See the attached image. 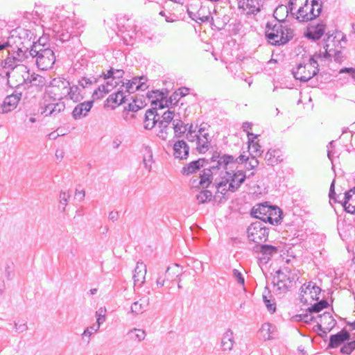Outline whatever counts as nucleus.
Wrapping results in <instances>:
<instances>
[{
    "mask_svg": "<svg viewBox=\"0 0 355 355\" xmlns=\"http://www.w3.org/2000/svg\"><path fill=\"white\" fill-rule=\"evenodd\" d=\"M236 163L230 155H223L217 161H212L209 168H205L200 175L198 183L202 188L207 187L214 179L217 191L223 195L226 192L236 191L245 181L246 175L241 171H237Z\"/></svg>",
    "mask_w": 355,
    "mask_h": 355,
    "instance_id": "nucleus-1",
    "label": "nucleus"
},
{
    "mask_svg": "<svg viewBox=\"0 0 355 355\" xmlns=\"http://www.w3.org/2000/svg\"><path fill=\"white\" fill-rule=\"evenodd\" d=\"M171 128L173 129L175 137H180L187 132V139L195 144L196 148L200 153H205L209 150L211 137L206 124H201L200 126L193 124L184 125L180 114L174 121Z\"/></svg>",
    "mask_w": 355,
    "mask_h": 355,
    "instance_id": "nucleus-2",
    "label": "nucleus"
},
{
    "mask_svg": "<svg viewBox=\"0 0 355 355\" xmlns=\"http://www.w3.org/2000/svg\"><path fill=\"white\" fill-rule=\"evenodd\" d=\"M21 39L18 36L11 35L6 41L0 43V51L6 50L7 58L2 61L1 66L6 69V76L9 78L12 74L15 76L26 72V66L21 64L24 57V52L21 49Z\"/></svg>",
    "mask_w": 355,
    "mask_h": 355,
    "instance_id": "nucleus-3",
    "label": "nucleus"
},
{
    "mask_svg": "<svg viewBox=\"0 0 355 355\" xmlns=\"http://www.w3.org/2000/svg\"><path fill=\"white\" fill-rule=\"evenodd\" d=\"M297 21L304 22L315 19L321 12L322 4L318 0H290L288 7L281 6Z\"/></svg>",
    "mask_w": 355,
    "mask_h": 355,
    "instance_id": "nucleus-4",
    "label": "nucleus"
},
{
    "mask_svg": "<svg viewBox=\"0 0 355 355\" xmlns=\"http://www.w3.org/2000/svg\"><path fill=\"white\" fill-rule=\"evenodd\" d=\"M265 33L268 42L275 45L284 44L293 37L291 29L284 27L282 22L277 19L267 23Z\"/></svg>",
    "mask_w": 355,
    "mask_h": 355,
    "instance_id": "nucleus-5",
    "label": "nucleus"
},
{
    "mask_svg": "<svg viewBox=\"0 0 355 355\" xmlns=\"http://www.w3.org/2000/svg\"><path fill=\"white\" fill-rule=\"evenodd\" d=\"M30 54L33 58H35L36 64L41 70L51 69L55 61L53 50L49 48L44 49L40 43L33 45Z\"/></svg>",
    "mask_w": 355,
    "mask_h": 355,
    "instance_id": "nucleus-6",
    "label": "nucleus"
},
{
    "mask_svg": "<svg viewBox=\"0 0 355 355\" xmlns=\"http://www.w3.org/2000/svg\"><path fill=\"white\" fill-rule=\"evenodd\" d=\"M319 59H322V54L315 53L306 64H299L296 69L293 70L295 79L306 82L318 72L320 65Z\"/></svg>",
    "mask_w": 355,
    "mask_h": 355,
    "instance_id": "nucleus-7",
    "label": "nucleus"
},
{
    "mask_svg": "<svg viewBox=\"0 0 355 355\" xmlns=\"http://www.w3.org/2000/svg\"><path fill=\"white\" fill-rule=\"evenodd\" d=\"M52 87H62L61 94H58V98H67L75 103L80 102L84 98V91L79 86L73 85L60 78H54L51 82Z\"/></svg>",
    "mask_w": 355,
    "mask_h": 355,
    "instance_id": "nucleus-8",
    "label": "nucleus"
},
{
    "mask_svg": "<svg viewBox=\"0 0 355 355\" xmlns=\"http://www.w3.org/2000/svg\"><path fill=\"white\" fill-rule=\"evenodd\" d=\"M336 36L333 35H326V38L324 39L323 50H320L318 54H322V59H319L320 63L325 62L326 60H331L334 58V61L336 62H340L343 60L342 53L336 49Z\"/></svg>",
    "mask_w": 355,
    "mask_h": 355,
    "instance_id": "nucleus-9",
    "label": "nucleus"
},
{
    "mask_svg": "<svg viewBox=\"0 0 355 355\" xmlns=\"http://www.w3.org/2000/svg\"><path fill=\"white\" fill-rule=\"evenodd\" d=\"M247 236L250 241L256 243L265 242L268 237V230L261 221L252 223L247 230Z\"/></svg>",
    "mask_w": 355,
    "mask_h": 355,
    "instance_id": "nucleus-10",
    "label": "nucleus"
},
{
    "mask_svg": "<svg viewBox=\"0 0 355 355\" xmlns=\"http://www.w3.org/2000/svg\"><path fill=\"white\" fill-rule=\"evenodd\" d=\"M321 289L314 283L309 282L304 284L300 288L301 301L308 303L309 301L318 300Z\"/></svg>",
    "mask_w": 355,
    "mask_h": 355,
    "instance_id": "nucleus-11",
    "label": "nucleus"
},
{
    "mask_svg": "<svg viewBox=\"0 0 355 355\" xmlns=\"http://www.w3.org/2000/svg\"><path fill=\"white\" fill-rule=\"evenodd\" d=\"M238 3L246 15H256L263 9L265 0H239Z\"/></svg>",
    "mask_w": 355,
    "mask_h": 355,
    "instance_id": "nucleus-12",
    "label": "nucleus"
},
{
    "mask_svg": "<svg viewBox=\"0 0 355 355\" xmlns=\"http://www.w3.org/2000/svg\"><path fill=\"white\" fill-rule=\"evenodd\" d=\"M146 98L150 101L151 105L156 108L157 107L159 109H162L165 107H168V104H172L171 101H169L166 99L164 93L159 90L148 92Z\"/></svg>",
    "mask_w": 355,
    "mask_h": 355,
    "instance_id": "nucleus-13",
    "label": "nucleus"
},
{
    "mask_svg": "<svg viewBox=\"0 0 355 355\" xmlns=\"http://www.w3.org/2000/svg\"><path fill=\"white\" fill-rule=\"evenodd\" d=\"M146 78L144 76L135 77L127 83H123L121 87L125 89V92L130 94L135 91H145L148 87Z\"/></svg>",
    "mask_w": 355,
    "mask_h": 355,
    "instance_id": "nucleus-14",
    "label": "nucleus"
},
{
    "mask_svg": "<svg viewBox=\"0 0 355 355\" xmlns=\"http://www.w3.org/2000/svg\"><path fill=\"white\" fill-rule=\"evenodd\" d=\"M258 249V259L261 264H266L278 252L277 248L271 245H261Z\"/></svg>",
    "mask_w": 355,
    "mask_h": 355,
    "instance_id": "nucleus-15",
    "label": "nucleus"
},
{
    "mask_svg": "<svg viewBox=\"0 0 355 355\" xmlns=\"http://www.w3.org/2000/svg\"><path fill=\"white\" fill-rule=\"evenodd\" d=\"M317 323L320 330L324 333L329 331L335 326L336 322L332 315L327 312H324L322 315H319L317 318Z\"/></svg>",
    "mask_w": 355,
    "mask_h": 355,
    "instance_id": "nucleus-16",
    "label": "nucleus"
},
{
    "mask_svg": "<svg viewBox=\"0 0 355 355\" xmlns=\"http://www.w3.org/2000/svg\"><path fill=\"white\" fill-rule=\"evenodd\" d=\"M92 106V101H87L78 103L72 111V117L75 120H78L87 116Z\"/></svg>",
    "mask_w": 355,
    "mask_h": 355,
    "instance_id": "nucleus-17",
    "label": "nucleus"
},
{
    "mask_svg": "<svg viewBox=\"0 0 355 355\" xmlns=\"http://www.w3.org/2000/svg\"><path fill=\"white\" fill-rule=\"evenodd\" d=\"M21 75L23 83L26 84L30 83L36 87H42L45 85L44 78L34 73L31 74L28 67H26V72L22 73Z\"/></svg>",
    "mask_w": 355,
    "mask_h": 355,
    "instance_id": "nucleus-18",
    "label": "nucleus"
},
{
    "mask_svg": "<svg viewBox=\"0 0 355 355\" xmlns=\"http://www.w3.org/2000/svg\"><path fill=\"white\" fill-rule=\"evenodd\" d=\"M113 69H111L107 71V73L104 74L105 79L106 80V83L105 85H101L98 87V91L100 92L107 94L111 92L114 87L119 85L121 84L118 82L112 76L113 74Z\"/></svg>",
    "mask_w": 355,
    "mask_h": 355,
    "instance_id": "nucleus-19",
    "label": "nucleus"
},
{
    "mask_svg": "<svg viewBox=\"0 0 355 355\" xmlns=\"http://www.w3.org/2000/svg\"><path fill=\"white\" fill-rule=\"evenodd\" d=\"M189 150V147L184 140H178L173 144V156L176 159H187Z\"/></svg>",
    "mask_w": 355,
    "mask_h": 355,
    "instance_id": "nucleus-20",
    "label": "nucleus"
},
{
    "mask_svg": "<svg viewBox=\"0 0 355 355\" xmlns=\"http://www.w3.org/2000/svg\"><path fill=\"white\" fill-rule=\"evenodd\" d=\"M349 334L347 331L343 329L336 334L331 335L329 338L328 347L329 348H336L341 345L345 341L349 340Z\"/></svg>",
    "mask_w": 355,
    "mask_h": 355,
    "instance_id": "nucleus-21",
    "label": "nucleus"
},
{
    "mask_svg": "<svg viewBox=\"0 0 355 355\" xmlns=\"http://www.w3.org/2000/svg\"><path fill=\"white\" fill-rule=\"evenodd\" d=\"M65 108V105L63 102H56L49 103L44 106L42 112L46 116H55Z\"/></svg>",
    "mask_w": 355,
    "mask_h": 355,
    "instance_id": "nucleus-22",
    "label": "nucleus"
},
{
    "mask_svg": "<svg viewBox=\"0 0 355 355\" xmlns=\"http://www.w3.org/2000/svg\"><path fill=\"white\" fill-rule=\"evenodd\" d=\"M270 205H268L267 202L260 204L254 206L252 209L251 214L254 218L260 219L262 223H266V218L269 212Z\"/></svg>",
    "mask_w": 355,
    "mask_h": 355,
    "instance_id": "nucleus-23",
    "label": "nucleus"
},
{
    "mask_svg": "<svg viewBox=\"0 0 355 355\" xmlns=\"http://www.w3.org/2000/svg\"><path fill=\"white\" fill-rule=\"evenodd\" d=\"M146 266L143 262L138 261L133 274L135 285L141 286L145 282Z\"/></svg>",
    "mask_w": 355,
    "mask_h": 355,
    "instance_id": "nucleus-24",
    "label": "nucleus"
},
{
    "mask_svg": "<svg viewBox=\"0 0 355 355\" xmlns=\"http://www.w3.org/2000/svg\"><path fill=\"white\" fill-rule=\"evenodd\" d=\"M159 114L157 113L156 107H153L146 111L144 119V128L147 130H151L159 123Z\"/></svg>",
    "mask_w": 355,
    "mask_h": 355,
    "instance_id": "nucleus-25",
    "label": "nucleus"
},
{
    "mask_svg": "<svg viewBox=\"0 0 355 355\" xmlns=\"http://www.w3.org/2000/svg\"><path fill=\"white\" fill-rule=\"evenodd\" d=\"M20 97L17 94L8 96L3 101L0 109L3 113L9 112L15 109L19 103Z\"/></svg>",
    "mask_w": 355,
    "mask_h": 355,
    "instance_id": "nucleus-26",
    "label": "nucleus"
},
{
    "mask_svg": "<svg viewBox=\"0 0 355 355\" xmlns=\"http://www.w3.org/2000/svg\"><path fill=\"white\" fill-rule=\"evenodd\" d=\"M149 305V299L146 297H141L135 301L130 307V312L134 315H137L146 311Z\"/></svg>",
    "mask_w": 355,
    "mask_h": 355,
    "instance_id": "nucleus-27",
    "label": "nucleus"
},
{
    "mask_svg": "<svg viewBox=\"0 0 355 355\" xmlns=\"http://www.w3.org/2000/svg\"><path fill=\"white\" fill-rule=\"evenodd\" d=\"M343 205L347 212L351 214L355 212V187L345 192Z\"/></svg>",
    "mask_w": 355,
    "mask_h": 355,
    "instance_id": "nucleus-28",
    "label": "nucleus"
},
{
    "mask_svg": "<svg viewBox=\"0 0 355 355\" xmlns=\"http://www.w3.org/2000/svg\"><path fill=\"white\" fill-rule=\"evenodd\" d=\"M257 137V135H254L252 132H248V148L252 156H259L263 152L260 144L258 143V141H255V139Z\"/></svg>",
    "mask_w": 355,
    "mask_h": 355,
    "instance_id": "nucleus-29",
    "label": "nucleus"
},
{
    "mask_svg": "<svg viewBox=\"0 0 355 355\" xmlns=\"http://www.w3.org/2000/svg\"><path fill=\"white\" fill-rule=\"evenodd\" d=\"M265 160L268 165L275 166L282 160V153L279 149H270L265 155Z\"/></svg>",
    "mask_w": 355,
    "mask_h": 355,
    "instance_id": "nucleus-30",
    "label": "nucleus"
},
{
    "mask_svg": "<svg viewBox=\"0 0 355 355\" xmlns=\"http://www.w3.org/2000/svg\"><path fill=\"white\" fill-rule=\"evenodd\" d=\"M257 156H252V157L250 159L248 157H246L244 155H241L236 159V160L234 159V162L236 163V171H239L238 164L243 163L244 162H245V168L248 170H252L257 167V166L259 165V161L255 158ZM241 171L244 172L243 170ZM244 175H245V174Z\"/></svg>",
    "mask_w": 355,
    "mask_h": 355,
    "instance_id": "nucleus-31",
    "label": "nucleus"
},
{
    "mask_svg": "<svg viewBox=\"0 0 355 355\" xmlns=\"http://www.w3.org/2000/svg\"><path fill=\"white\" fill-rule=\"evenodd\" d=\"M325 31V25L318 24L316 26H312L308 28L306 36L311 40H319L324 34Z\"/></svg>",
    "mask_w": 355,
    "mask_h": 355,
    "instance_id": "nucleus-32",
    "label": "nucleus"
},
{
    "mask_svg": "<svg viewBox=\"0 0 355 355\" xmlns=\"http://www.w3.org/2000/svg\"><path fill=\"white\" fill-rule=\"evenodd\" d=\"M234 344V334L232 330H227L223 335L221 339V347L224 352L230 351L232 349Z\"/></svg>",
    "mask_w": 355,
    "mask_h": 355,
    "instance_id": "nucleus-33",
    "label": "nucleus"
},
{
    "mask_svg": "<svg viewBox=\"0 0 355 355\" xmlns=\"http://www.w3.org/2000/svg\"><path fill=\"white\" fill-rule=\"evenodd\" d=\"M180 112H175V107H170L168 110L164 112L162 115V119H159V123H163L164 125H169L170 123L172 125L174 121L179 117Z\"/></svg>",
    "mask_w": 355,
    "mask_h": 355,
    "instance_id": "nucleus-34",
    "label": "nucleus"
},
{
    "mask_svg": "<svg viewBox=\"0 0 355 355\" xmlns=\"http://www.w3.org/2000/svg\"><path fill=\"white\" fill-rule=\"evenodd\" d=\"M269 212L268 214V216L266 218V223H268L271 225H277L282 220V211L279 208L275 206H270L269 209Z\"/></svg>",
    "mask_w": 355,
    "mask_h": 355,
    "instance_id": "nucleus-35",
    "label": "nucleus"
},
{
    "mask_svg": "<svg viewBox=\"0 0 355 355\" xmlns=\"http://www.w3.org/2000/svg\"><path fill=\"white\" fill-rule=\"evenodd\" d=\"M275 327L270 323H264L260 332L264 340H270L274 338Z\"/></svg>",
    "mask_w": 355,
    "mask_h": 355,
    "instance_id": "nucleus-36",
    "label": "nucleus"
},
{
    "mask_svg": "<svg viewBox=\"0 0 355 355\" xmlns=\"http://www.w3.org/2000/svg\"><path fill=\"white\" fill-rule=\"evenodd\" d=\"M204 162L205 160L202 159L191 162L187 166L183 168L184 174L189 175L195 173L197 170L203 166Z\"/></svg>",
    "mask_w": 355,
    "mask_h": 355,
    "instance_id": "nucleus-37",
    "label": "nucleus"
},
{
    "mask_svg": "<svg viewBox=\"0 0 355 355\" xmlns=\"http://www.w3.org/2000/svg\"><path fill=\"white\" fill-rule=\"evenodd\" d=\"M128 336L130 340L140 343L145 339L146 332L142 329L135 328L128 332Z\"/></svg>",
    "mask_w": 355,
    "mask_h": 355,
    "instance_id": "nucleus-38",
    "label": "nucleus"
},
{
    "mask_svg": "<svg viewBox=\"0 0 355 355\" xmlns=\"http://www.w3.org/2000/svg\"><path fill=\"white\" fill-rule=\"evenodd\" d=\"M171 130V127L169 125H164L163 123H159L156 127L157 136L162 140H166Z\"/></svg>",
    "mask_w": 355,
    "mask_h": 355,
    "instance_id": "nucleus-39",
    "label": "nucleus"
},
{
    "mask_svg": "<svg viewBox=\"0 0 355 355\" xmlns=\"http://www.w3.org/2000/svg\"><path fill=\"white\" fill-rule=\"evenodd\" d=\"M126 98L125 91H123V87H120L116 92L110 96V101L116 104L121 105L125 103Z\"/></svg>",
    "mask_w": 355,
    "mask_h": 355,
    "instance_id": "nucleus-40",
    "label": "nucleus"
},
{
    "mask_svg": "<svg viewBox=\"0 0 355 355\" xmlns=\"http://www.w3.org/2000/svg\"><path fill=\"white\" fill-rule=\"evenodd\" d=\"M202 8L200 0H191L187 5V11L189 16L191 18L198 10Z\"/></svg>",
    "mask_w": 355,
    "mask_h": 355,
    "instance_id": "nucleus-41",
    "label": "nucleus"
},
{
    "mask_svg": "<svg viewBox=\"0 0 355 355\" xmlns=\"http://www.w3.org/2000/svg\"><path fill=\"white\" fill-rule=\"evenodd\" d=\"M146 105V103L145 101H143L139 98H136L133 99L132 103H128V107H125V109H128L129 111L136 112Z\"/></svg>",
    "mask_w": 355,
    "mask_h": 355,
    "instance_id": "nucleus-42",
    "label": "nucleus"
},
{
    "mask_svg": "<svg viewBox=\"0 0 355 355\" xmlns=\"http://www.w3.org/2000/svg\"><path fill=\"white\" fill-rule=\"evenodd\" d=\"M180 274V268L178 264H175L172 266L168 267L166 274L165 278L166 280L173 281L175 277H178Z\"/></svg>",
    "mask_w": 355,
    "mask_h": 355,
    "instance_id": "nucleus-43",
    "label": "nucleus"
},
{
    "mask_svg": "<svg viewBox=\"0 0 355 355\" xmlns=\"http://www.w3.org/2000/svg\"><path fill=\"white\" fill-rule=\"evenodd\" d=\"M100 327L98 325H97L96 324H93L92 325H90L89 327H87L83 333L82 334V337L84 339L85 337L87 338V342L89 341L90 340V338L91 336L97 333L99 329H100Z\"/></svg>",
    "mask_w": 355,
    "mask_h": 355,
    "instance_id": "nucleus-44",
    "label": "nucleus"
},
{
    "mask_svg": "<svg viewBox=\"0 0 355 355\" xmlns=\"http://www.w3.org/2000/svg\"><path fill=\"white\" fill-rule=\"evenodd\" d=\"M206 8H200L198 12L194 15L191 19L196 21H200L202 22H205L208 21L209 17L208 15H205Z\"/></svg>",
    "mask_w": 355,
    "mask_h": 355,
    "instance_id": "nucleus-45",
    "label": "nucleus"
},
{
    "mask_svg": "<svg viewBox=\"0 0 355 355\" xmlns=\"http://www.w3.org/2000/svg\"><path fill=\"white\" fill-rule=\"evenodd\" d=\"M328 305V303L326 300H321L319 302H317L312 305L311 307L308 309L309 312L310 313H319L321 310L326 308Z\"/></svg>",
    "mask_w": 355,
    "mask_h": 355,
    "instance_id": "nucleus-46",
    "label": "nucleus"
},
{
    "mask_svg": "<svg viewBox=\"0 0 355 355\" xmlns=\"http://www.w3.org/2000/svg\"><path fill=\"white\" fill-rule=\"evenodd\" d=\"M211 198V192L208 190L202 191L197 195V200L200 203H205L207 201H210Z\"/></svg>",
    "mask_w": 355,
    "mask_h": 355,
    "instance_id": "nucleus-47",
    "label": "nucleus"
},
{
    "mask_svg": "<svg viewBox=\"0 0 355 355\" xmlns=\"http://www.w3.org/2000/svg\"><path fill=\"white\" fill-rule=\"evenodd\" d=\"M71 195L69 191H62L60 193V206H62V211L65 210V207L67 205L68 200L70 198Z\"/></svg>",
    "mask_w": 355,
    "mask_h": 355,
    "instance_id": "nucleus-48",
    "label": "nucleus"
},
{
    "mask_svg": "<svg viewBox=\"0 0 355 355\" xmlns=\"http://www.w3.org/2000/svg\"><path fill=\"white\" fill-rule=\"evenodd\" d=\"M105 309L101 308L96 312V324L101 327V325L105 321Z\"/></svg>",
    "mask_w": 355,
    "mask_h": 355,
    "instance_id": "nucleus-49",
    "label": "nucleus"
},
{
    "mask_svg": "<svg viewBox=\"0 0 355 355\" xmlns=\"http://www.w3.org/2000/svg\"><path fill=\"white\" fill-rule=\"evenodd\" d=\"M355 349V340L348 342L344 345L341 349L340 352L345 354H350L352 351Z\"/></svg>",
    "mask_w": 355,
    "mask_h": 355,
    "instance_id": "nucleus-50",
    "label": "nucleus"
},
{
    "mask_svg": "<svg viewBox=\"0 0 355 355\" xmlns=\"http://www.w3.org/2000/svg\"><path fill=\"white\" fill-rule=\"evenodd\" d=\"M232 276L239 285L244 286L245 279L243 274L237 269L232 270Z\"/></svg>",
    "mask_w": 355,
    "mask_h": 355,
    "instance_id": "nucleus-51",
    "label": "nucleus"
},
{
    "mask_svg": "<svg viewBox=\"0 0 355 355\" xmlns=\"http://www.w3.org/2000/svg\"><path fill=\"white\" fill-rule=\"evenodd\" d=\"M263 300L268 311L270 313H274L276 309L275 304L272 303L270 300L268 299L267 296L264 294L263 295Z\"/></svg>",
    "mask_w": 355,
    "mask_h": 355,
    "instance_id": "nucleus-52",
    "label": "nucleus"
},
{
    "mask_svg": "<svg viewBox=\"0 0 355 355\" xmlns=\"http://www.w3.org/2000/svg\"><path fill=\"white\" fill-rule=\"evenodd\" d=\"M15 331L18 333H23L27 331L28 326L26 322H15Z\"/></svg>",
    "mask_w": 355,
    "mask_h": 355,
    "instance_id": "nucleus-53",
    "label": "nucleus"
},
{
    "mask_svg": "<svg viewBox=\"0 0 355 355\" xmlns=\"http://www.w3.org/2000/svg\"><path fill=\"white\" fill-rule=\"evenodd\" d=\"M339 73H347L354 80H355V68H342L340 70Z\"/></svg>",
    "mask_w": 355,
    "mask_h": 355,
    "instance_id": "nucleus-54",
    "label": "nucleus"
},
{
    "mask_svg": "<svg viewBox=\"0 0 355 355\" xmlns=\"http://www.w3.org/2000/svg\"><path fill=\"white\" fill-rule=\"evenodd\" d=\"M152 159L153 155L151 153H149L147 157H144L143 159L144 167L148 171L151 170Z\"/></svg>",
    "mask_w": 355,
    "mask_h": 355,
    "instance_id": "nucleus-55",
    "label": "nucleus"
},
{
    "mask_svg": "<svg viewBox=\"0 0 355 355\" xmlns=\"http://www.w3.org/2000/svg\"><path fill=\"white\" fill-rule=\"evenodd\" d=\"M298 317L300 318V320L306 323L311 322L314 318L313 316L312 315V313L310 312L304 314H301L298 315Z\"/></svg>",
    "mask_w": 355,
    "mask_h": 355,
    "instance_id": "nucleus-56",
    "label": "nucleus"
},
{
    "mask_svg": "<svg viewBox=\"0 0 355 355\" xmlns=\"http://www.w3.org/2000/svg\"><path fill=\"white\" fill-rule=\"evenodd\" d=\"M113 74H112V76L118 82L123 84V81L121 80V78L123 77V70H114L113 69Z\"/></svg>",
    "mask_w": 355,
    "mask_h": 355,
    "instance_id": "nucleus-57",
    "label": "nucleus"
},
{
    "mask_svg": "<svg viewBox=\"0 0 355 355\" xmlns=\"http://www.w3.org/2000/svg\"><path fill=\"white\" fill-rule=\"evenodd\" d=\"M79 87L84 91L85 88L92 83L89 78H83L78 81Z\"/></svg>",
    "mask_w": 355,
    "mask_h": 355,
    "instance_id": "nucleus-58",
    "label": "nucleus"
},
{
    "mask_svg": "<svg viewBox=\"0 0 355 355\" xmlns=\"http://www.w3.org/2000/svg\"><path fill=\"white\" fill-rule=\"evenodd\" d=\"M329 198L331 200H336V192H335V187H334V180L331 182V184L330 186L329 189Z\"/></svg>",
    "mask_w": 355,
    "mask_h": 355,
    "instance_id": "nucleus-59",
    "label": "nucleus"
},
{
    "mask_svg": "<svg viewBox=\"0 0 355 355\" xmlns=\"http://www.w3.org/2000/svg\"><path fill=\"white\" fill-rule=\"evenodd\" d=\"M75 196L76 198H78L79 200V201H82L85 196V191L84 190H76V193H75Z\"/></svg>",
    "mask_w": 355,
    "mask_h": 355,
    "instance_id": "nucleus-60",
    "label": "nucleus"
},
{
    "mask_svg": "<svg viewBox=\"0 0 355 355\" xmlns=\"http://www.w3.org/2000/svg\"><path fill=\"white\" fill-rule=\"evenodd\" d=\"M252 123H249V122H244L242 125V128H243V130L245 131V132H247V133L248 132V130L249 129H251L252 128Z\"/></svg>",
    "mask_w": 355,
    "mask_h": 355,
    "instance_id": "nucleus-61",
    "label": "nucleus"
},
{
    "mask_svg": "<svg viewBox=\"0 0 355 355\" xmlns=\"http://www.w3.org/2000/svg\"><path fill=\"white\" fill-rule=\"evenodd\" d=\"M277 286L278 289H283V291L286 289V284L284 283L282 279L278 280Z\"/></svg>",
    "mask_w": 355,
    "mask_h": 355,
    "instance_id": "nucleus-62",
    "label": "nucleus"
},
{
    "mask_svg": "<svg viewBox=\"0 0 355 355\" xmlns=\"http://www.w3.org/2000/svg\"><path fill=\"white\" fill-rule=\"evenodd\" d=\"M166 280V279L165 277L162 278V277H159L158 279H157V285L160 287L164 286Z\"/></svg>",
    "mask_w": 355,
    "mask_h": 355,
    "instance_id": "nucleus-63",
    "label": "nucleus"
},
{
    "mask_svg": "<svg viewBox=\"0 0 355 355\" xmlns=\"http://www.w3.org/2000/svg\"><path fill=\"white\" fill-rule=\"evenodd\" d=\"M55 156H56L57 159H62L64 157V152L62 150H58L55 152Z\"/></svg>",
    "mask_w": 355,
    "mask_h": 355,
    "instance_id": "nucleus-64",
    "label": "nucleus"
}]
</instances>
